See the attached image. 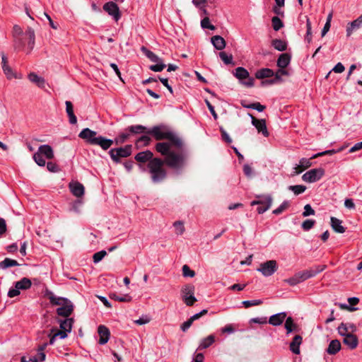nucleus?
Instances as JSON below:
<instances>
[{
    "instance_id": "obj_1",
    "label": "nucleus",
    "mask_w": 362,
    "mask_h": 362,
    "mask_svg": "<svg viewBox=\"0 0 362 362\" xmlns=\"http://www.w3.org/2000/svg\"><path fill=\"white\" fill-rule=\"evenodd\" d=\"M148 134L158 142L155 150L162 156H165L166 163L175 166L181 162V139L166 124H160L148 128Z\"/></svg>"
},
{
    "instance_id": "obj_2",
    "label": "nucleus",
    "mask_w": 362,
    "mask_h": 362,
    "mask_svg": "<svg viewBox=\"0 0 362 362\" xmlns=\"http://www.w3.org/2000/svg\"><path fill=\"white\" fill-rule=\"evenodd\" d=\"M78 137L88 144L99 146L104 151L109 149L114 143L113 140L98 135L97 132L89 128L83 129L78 134Z\"/></svg>"
},
{
    "instance_id": "obj_3",
    "label": "nucleus",
    "mask_w": 362,
    "mask_h": 362,
    "mask_svg": "<svg viewBox=\"0 0 362 362\" xmlns=\"http://www.w3.org/2000/svg\"><path fill=\"white\" fill-rule=\"evenodd\" d=\"M163 159L159 158H153L148 163V168L149 173L151 175V180L153 182L157 183L161 182L166 177V172L163 168L164 164L170 168H177L180 165L181 162L175 166L169 165L165 161V156H163Z\"/></svg>"
},
{
    "instance_id": "obj_4",
    "label": "nucleus",
    "mask_w": 362,
    "mask_h": 362,
    "mask_svg": "<svg viewBox=\"0 0 362 362\" xmlns=\"http://www.w3.org/2000/svg\"><path fill=\"white\" fill-rule=\"evenodd\" d=\"M25 40H28V48L30 52L33 49L35 44V32L33 28H28L24 33V36L13 39L14 49L18 50L23 49L25 46Z\"/></svg>"
},
{
    "instance_id": "obj_5",
    "label": "nucleus",
    "mask_w": 362,
    "mask_h": 362,
    "mask_svg": "<svg viewBox=\"0 0 362 362\" xmlns=\"http://www.w3.org/2000/svg\"><path fill=\"white\" fill-rule=\"evenodd\" d=\"M132 146L129 144L124 147L112 148L109 151L111 159L115 163H119L122 158H127L132 154Z\"/></svg>"
},
{
    "instance_id": "obj_6",
    "label": "nucleus",
    "mask_w": 362,
    "mask_h": 362,
    "mask_svg": "<svg viewBox=\"0 0 362 362\" xmlns=\"http://www.w3.org/2000/svg\"><path fill=\"white\" fill-rule=\"evenodd\" d=\"M257 199L251 202V206L259 205L257 211L258 214H262L267 211L272 206V197L271 195H258Z\"/></svg>"
},
{
    "instance_id": "obj_7",
    "label": "nucleus",
    "mask_w": 362,
    "mask_h": 362,
    "mask_svg": "<svg viewBox=\"0 0 362 362\" xmlns=\"http://www.w3.org/2000/svg\"><path fill=\"white\" fill-rule=\"evenodd\" d=\"M233 75L241 81V83L247 87L254 86V78L250 77L248 71L241 66L236 68L233 71Z\"/></svg>"
},
{
    "instance_id": "obj_8",
    "label": "nucleus",
    "mask_w": 362,
    "mask_h": 362,
    "mask_svg": "<svg viewBox=\"0 0 362 362\" xmlns=\"http://www.w3.org/2000/svg\"><path fill=\"white\" fill-rule=\"evenodd\" d=\"M327 266L325 264L322 265H315L309 269L300 271L296 274L298 276V278L300 282H303L310 278L315 276L317 274L322 272L326 269Z\"/></svg>"
},
{
    "instance_id": "obj_9",
    "label": "nucleus",
    "mask_w": 362,
    "mask_h": 362,
    "mask_svg": "<svg viewBox=\"0 0 362 362\" xmlns=\"http://www.w3.org/2000/svg\"><path fill=\"white\" fill-rule=\"evenodd\" d=\"M278 269V264L276 260H267L259 264L257 272L262 273L264 276L268 277L273 275Z\"/></svg>"
},
{
    "instance_id": "obj_10",
    "label": "nucleus",
    "mask_w": 362,
    "mask_h": 362,
    "mask_svg": "<svg viewBox=\"0 0 362 362\" xmlns=\"http://www.w3.org/2000/svg\"><path fill=\"white\" fill-rule=\"evenodd\" d=\"M325 173L322 168L311 169L303 175L302 180L309 183L315 182L324 176Z\"/></svg>"
},
{
    "instance_id": "obj_11",
    "label": "nucleus",
    "mask_w": 362,
    "mask_h": 362,
    "mask_svg": "<svg viewBox=\"0 0 362 362\" xmlns=\"http://www.w3.org/2000/svg\"><path fill=\"white\" fill-rule=\"evenodd\" d=\"M103 9L110 16H112L114 20L117 22L121 18V13L117 4L113 1H109L103 5Z\"/></svg>"
},
{
    "instance_id": "obj_12",
    "label": "nucleus",
    "mask_w": 362,
    "mask_h": 362,
    "mask_svg": "<svg viewBox=\"0 0 362 362\" xmlns=\"http://www.w3.org/2000/svg\"><path fill=\"white\" fill-rule=\"evenodd\" d=\"M249 116L252 119V124L257 129L259 133H262L265 137L269 136V132L267 128L266 120L264 119H257L252 114L249 113Z\"/></svg>"
},
{
    "instance_id": "obj_13",
    "label": "nucleus",
    "mask_w": 362,
    "mask_h": 362,
    "mask_svg": "<svg viewBox=\"0 0 362 362\" xmlns=\"http://www.w3.org/2000/svg\"><path fill=\"white\" fill-rule=\"evenodd\" d=\"M74 310V305L69 300L66 303L57 309V313L59 316L68 317Z\"/></svg>"
},
{
    "instance_id": "obj_14",
    "label": "nucleus",
    "mask_w": 362,
    "mask_h": 362,
    "mask_svg": "<svg viewBox=\"0 0 362 362\" xmlns=\"http://www.w3.org/2000/svg\"><path fill=\"white\" fill-rule=\"evenodd\" d=\"M194 286L191 285H187L185 288L186 295L189 294V296H186L183 299L185 304L188 306H192L197 301V298L194 296Z\"/></svg>"
},
{
    "instance_id": "obj_15",
    "label": "nucleus",
    "mask_w": 362,
    "mask_h": 362,
    "mask_svg": "<svg viewBox=\"0 0 362 362\" xmlns=\"http://www.w3.org/2000/svg\"><path fill=\"white\" fill-rule=\"evenodd\" d=\"M281 74H284V76H288V71L285 69H279L274 75V78H270V79H266L264 81H262V86L266 85H272L274 83H276L278 82H280L282 81V78L280 76Z\"/></svg>"
},
{
    "instance_id": "obj_16",
    "label": "nucleus",
    "mask_w": 362,
    "mask_h": 362,
    "mask_svg": "<svg viewBox=\"0 0 362 362\" xmlns=\"http://www.w3.org/2000/svg\"><path fill=\"white\" fill-rule=\"evenodd\" d=\"M69 189L71 192L76 197H81L84 194V187L78 182H70Z\"/></svg>"
},
{
    "instance_id": "obj_17",
    "label": "nucleus",
    "mask_w": 362,
    "mask_h": 362,
    "mask_svg": "<svg viewBox=\"0 0 362 362\" xmlns=\"http://www.w3.org/2000/svg\"><path fill=\"white\" fill-rule=\"evenodd\" d=\"M362 27V14L356 20L349 23L346 27V36L349 37L353 31Z\"/></svg>"
},
{
    "instance_id": "obj_18",
    "label": "nucleus",
    "mask_w": 362,
    "mask_h": 362,
    "mask_svg": "<svg viewBox=\"0 0 362 362\" xmlns=\"http://www.w3.org/2000/svg\"><path fill=\"white\" fill-rule=\"evenodd\" d=\"M98 332L100 335L98 343L102 345L106 344L108 341L110 335V332L107 327L105 325H100L98 328Z\"/></svg>"
},
{
    "instance_id": "obj_19",
    "label": "nucleus",
    "mask_w": 362,
    "mask_h": 362,
    "mask_svg": "<svg viewBox=\"0 0 362 362\" xmlns=\"http://www.w3.org/2000/svg\"><path fill=\"white\" fill-rule=\"evenodd\" d=\"M286 317V313H285V312L279 313L272 315L268 320V323H269L270 325H272L273 326H279V325H281L284 322Z\"/></svg>"
},
{
    "instance_id": "obj_20",
    "label": "nucleus",
    "mask_w": 362,
    "mask_h": 362,
    "mask_svg": "<svg viewBox=\"0 0 362 362\" xmlns=\"http://www.w3.org/2000/svg\"><path fill=\"white\" fill-rule=\"evenodd\" d=\"M291 57L288 53L281 54L277 59L276 65L279 69H284L291 62Z\"/></svg>"
},
{
    "instance_id": "obj_21",
    "label": "nucleus",
    "mask_w": 362,
    "mask_h": 362,
    "mask_svg": "<svg viewBox=\"0 0 362 362\" xmlns=\"http://www.w3.org/2000/svg\"><path fill=\"white\" fill-rule=\"evenodd\" d=\"M127 131L130 133V136L133 135H138L140 134H147L148 128L141 124H136L129 126L127 128Z\"/></svg>"
},
{
    "instance_id": "obj_22",
    "label": "nucleus",
    "mask_w": 362,
    "mask_h": 362,
    "mask_svg": "<svg viewBox=\"0 0 362 362\" xmlns=\"http://www.w3.org/2000/svg\"><path fill=\"white\" fill-rule=\"evenodd\" d=\"M46 296H47V298L49 300V302L52 305L62 306L63 304L66 303V302L69 300V299L66 298L56 296L52 291H47Z\"/></svg>"
},
{
    "instance_id": "obj_23",
    "label": "nucleus",
    "mask_w": 362,
    "mask_h": 362,
    "mask_svg": "<svg viewBox=\"0 0 362 362\" xmlns=\"http://www.w3.org/2000/svg\"><path fill=\"white\" fill-rule=\"evenodd\" d=\"M343 343L350 349H354L358 346V339L356 335L351 334L349 335H346L345 337H344Z\"/></svg>"
},
{
    "instance_id": "obj_24",
    "label": "nucleus",
    "mask_w": 362,
    "mask_h": 362,
    "mask_svg": "<svg viewBox=\"0 0 362 362\" xmlns=\"http://www.w3.org/2000/svg\"><path fill=\"white\" fill-rule=\"evenodd\" d=\"M37 152L40 153L41 156H44L47 159H52L54 158L53 149L48 144L40 146Z\"/></svg>"
},
{
    "instance_id": "obj_25",
    "label": "nucleus",
    "mask_w": 362,
    "mask_h": 362,
    "mask_svg": "<svg viewBox=\"0 0 362 362\" xmlns=\"http://www.w3.org/2000/svg\"><path fill=\"white\" fill-rule=\"evenodd\" d=\"M303 338L300 335H296L290 343V350L295 354H300V346L302 344Z\"/></svg>"
},
{
    "instance_id": "obj_26",
    "label": "nucleus",
    "mask_w": 362,
    "mask_h": 362,
    "mask_svg": "<svg viewBox=\"0 0 362 362\" xmlns=\"http://www.w3.org/2000/svg\"><path fill=\"white\" fill-rule=\"evenodd\" d=\"M66 112L69 117V122L71 124H75L77 122V118L74 112V106L71 101H66Z\"/></svg>"
},
{
    "instance_id": "obj_27",
    "label": "nucleus",
    "mask_w": 362,
    "mask_h": 362,
    "mask_svg": "<svg viewBox=\"0 0 362 362\" xmlns=\"http://www.w3.org/2000/svg\"><path fill=\"white\" fill-rule=\"evenodd\" d=\"M274 72L272 69L269 68H262L257 71L255 73V77L257 79H264L267 78H272L274 75Z\"/></svg>"
},
{
    "instance_id": "obj_28",
    "label": "nucleus",
    "mask_w": 362,
    "mask_h": 362,
    "mask_svg": "<svg viewBox=\"0 0 362 362\" xmlns=\"http://www.w3.org/2000/svg\"><path fill=\"white\" fill-rule=\"evenodd\" d=\"M153 154L150 151H145L138 153L135 156V160L138 162L145 163L153 159Z\"/></svg>"
},
{
    "instance_id": "obj_29",
    "label": "nucleus",
    "mask_w": 362,
    "mask_h": 362,
    "mask_svg": "<svg viewBox=\"0 0 362 362\" xmlns=\"http://www.w3.org/2000/svg\"><path fill=\"white\" fill-rule=\"evenodd\" d=\"M28 79L35 83L39 88H44L45 87V80L44 78L39 76L35 73L32 72L28 75Z\"/></svg>"
},
{
    "instance_id": "obj_30",
    "label": "nucleus",
    "mask_w": 362,
    "mask_h": 362,
    "mask_svg": "<svg viewBox=\"0 0 362 362\" xmlns=\"http://www.w3.org/2000/svg\"><path fill=\"white\" fill-rule=\"evenodd\" d=\"M341 349V343L337 339L332 340L327 349V352L330 355H335Z\"/></svg>"
},
{
    "instance_id": "obj_31",
    "label": "nucleus",
    "mask_w": 362,
    "mask_h": 362,
    "mask_svg": "<svg viewBox=\"0 0 362 362\" xmlns=\"http://www.w3.org/2000/svg\"><path fill=\"white\" fill-rule=\"evenodd\" d=\"M61 329L69 333L71 332L72 326L74 323L73 318H66L64 320H60L58 321Z\"/></svg>"
},
{
    "instance_id": "obj_32",
    "label": "nucleus",
    "mask_w": 362,
    "mask_h": 362,
    "mask_svg": "<svg viewBox=\"0 0 362 362\" xmlns=\"http://www.w3.org/2000/svg\"><path fill=\"white\" fill-rule=\"evenodd\" d=\"M342 221L337 218L331 217V226L332 229L339 233H344L346 231V228L341 226Z\"/></svg>"
},
{
    "instance_id": "obj_33",
    "label": "nucleus",
    "mask_w": 362,
    "mask_h": 362,
    "mask_svg": "<svg viewBox=\"0 0 362 362\" xmlns=\"http://www.w3.org/2000/svg\"><path fill=\"white\" fill-rule=\"evenodd\" d=\"M211 43L216 49L222 50L226 47V41L220 35H214L211 39Z\"/></svg>"
},
{
    "instance_id": "obj_34",
    "label": "nucleus",
    "mask_w": 362,
    "mask_h": 362,
    "mask_svg": "<svg viewBox=\"0 0 362 362\" xmlns=\"http://www.w3.org/2000/svg\"><path fill=\"white\" fill-rule=\"evenodd\" d=\"M150 134H144L139 137L136 141H135V146L137 148L141 147V146H148L151 141V137L149 136Z\"/></svg>"
},
{
    "instance_id": "obj_35",
    "label": "nucleus",
    "mask_w": 362,
    "mask_h": 362,
    "mask_svg": "<svg viewBox=\"0 0 362 362\" xmlns=\"http://www.w3.org/2000/svg\"><path fill=\"white\" fill-rule=\"evenodd\" d=\"M32 285L31 281L26 277L21 279L15 283V287L20 290H26L30 288Z\"/></svg>"
},
{
    "instance_id": "obj_36",
    "label": "nucleus",
    "mask_w": 362,
    "mask_h": 362,
    "mask_svg": "<svg viewBox=\"0 0 362 362\" xmlns=\"http://www.w3.org/2000/svg\"><path fill=\"white\" fill-rule=\"evenodd\" d=\"M141 50L151 62L157 63L162 61L158 55L148 49L146 47H141Z\"/></svg>"
},
{
    "instance_id": "obj_37",
    "label": "nucleus",
    "mask_w": 362,
    "mask_h": 362,
    "mask_svg": "<svg viewBox=\"0 0 362 362\" xmlns=\"http://www.w3.org/2000/svg\"><path fill=\"white\" fill-rule=\"evenodd\" d=\"M272 45L278 51H285L287 49V43L281 39H274L272 41Z\"/></svg>"
},
{
    "instance_id": "obj_38",
    "label": "nucleus",
    "mask_w": 362,
    "mask_h": 362,
    "mask_svg": "<svg viewBox=\"0 0 362 362\" xmlns=\"http://www.w3.org/2000/svg\"><path fill=\"white\" fill-rule=\"evenodd\" d=\"M285 320L286 322L284 324V327L286 330V334H288L296 329L297 325L294 323L293 320L291 317H288L287 318L286 317Z\"/></svg>"
},
{
    "instance_id": "obj_39",
    "label": "nucleus",
    "mask_w": 362,
    "mask_h": 362,
    "mask_svg": "<svg viewBox=\"0 0 362 362\" xmlns=\"http://www.w3.org/2000/svg\"><path fill=\"white\" fill-rule=\"evenodd\" d=\"M18 262L10 258H5L3 261L0 262V269H5L8 267L18 266Z\"/></svg>"
},
{
    "instance_id": "obj_40",
    "label": "nucleus",
    "mask_w": 362,
    "mask_h": 362,
    "mask_svg": "<svg viewBox=\"0 0 362 362\" xmlns=\"http://www.w3.org/2000/svg\"><path fill=\"white\" fill-rule=\"evenodd\" d=\"M311 158L310 159L303 158L299 161V165H298V168H301L299 170L296 171L297 174L301 173L304 170L308 168L311 166L312 163L310 162Z\"/></svg>"
},
{
    "instance_id": "obj_41",
    "label": "nucleus",
    "mask_w": 362,
    "mask_h": 362,
    "mask_svg": "<svg viewBox=\"0 0 362 362\" xmlns=\"http://www.w3.org/2000/svg\"><path fill=\"white\" fill-rule=\"evenodd\" d=\"M214 337L209 335L207 337L203 339L199 346V349H203L209 347L214 342Z\"/></svg>"
},
{
    "instance_id": "obj_42",
    "label": "nucleus",
    "mask_w": 362,
    "mask_h": 362,
    "mask_svg": "<svg viewBox=\"0 0 362 362\" xmlns=\"http://www.w3.org/2000/svg\"><path fill=\"white\" fill-rule=\"evenodd\" d=\"M130 137V133L127 131L126 128L124 131L120 133L117 137L115 138L116 144H120L125 142Z\"/></svg>"
},
{
    "instance_id": "obj_43",
    "label": "nucleus",
    "mask_w": 362,
    "mask_h": 362,
    "mask_svg": "<svg viewBox=\"0 0 362 362\" xmlns=\"http://www.w3.org/2000/svg\"><path fill=\"white\" fill-rule=\"evenodd\" d=\"M110 297L111 299H114L119 302H129L132 300V297L128 294H125L120 296L117 295L116 293H111L110 295Z\"/></svg>"
},
{
    "instance_id": "obj_44",
    "label": "nucleus",
    "mask_w": 362,
    "mask_h": 362,
    "mask_svg": "<svg viewBox=\"0 0 362 362\" xmlns=\"http://www.w3.org/2000/svg\"><path fill=\"white\" fill-rule=\"evenodd\" d=\"M272 23L273 29L275 31L279 30L281 28L284 27V23L282 21L278 16H274L272 18Z\"/></svg>"
},
{
    "instance_id": "obj_45",
    "label": "nucleus",
    "mask_w": 362,
    "mask_h": 362,
    "mask_svg": "<svg viewBox=\"0 0 362 362\" xmlns=\"http://www.w3.org/2000/svg\"><path fill=\"white\" fill-rule=\"evenodd\" d=\"M288 189L292 191L296 195H298L305 191L306 187L301 185H291L288 187Z\"/></svg>"
},
{
    "instance_id": "obj_46",
    "label": "nucleus",
    "mask_w": 362,
    "mask_h": 362,
    "mask_svg": "<svg viewBox=\"0 0 362 362\" xmlns=\"http://www.w3.org/2000/svg\"><path fill=\"white\" fill-rule=\"evenodd\" d=\"M201 26L204 29H209L211 30H214L216 29V27L211 24L209 18L208 16H205L201 21Z\"/></svg>"
},
{
    "instance_id": "obj_47",
    "label": "nucleus",
    "mask_w": 362,
    "mask_h": 362,
    "mask_svg": "<svg viewBox=\"0 0 362 362\" xmlns=\"http://www.w3.org/2000/svg\"><path fill=\"white\" fill-rule=\"evenodd\" d=\"M341 150H342V148H339L337 150L331 149V150H327V151H322V152H320V153H317L313 155L311 157V159H314V158H316L317 157L325 156V155H333V154H334L336 153L340 152Z\"/></svg>"
},
{
    "instance_id": "obj_48",
    "label": "nucleus",
    "mask_w": 362,
    "mask_h": 362,
    "mask_svg": "<svg viewBox=\"0 0 362 362\" xmlns=\"http://www.w3.org/2000/svg\"><path fill=\"white\" fill-rule=\"evenodd\" d=\"M341 150H342V148H339L337 150L331 149V150H327V151H322V152H320V153H317L313 155L311 157V159H314V158H316L317 157L325 156V155H333V154H334L336 153L340 152Z\"/></svg>"
},
{
    "instance_id": "obj_49",
    "label": "nucleus",
    "mask_w": 362,
    "mask_h": 362,
    "mask_svg": "<svg viewBox=\"0 0 362 362\" xmlns=\"http://www.w3.org/2000/svg\"><path fill=\"white\" fill-rule=\"evenodd\" d=\"M315 223H316L315 221L313 220V219H306L305 221H304L302 223L301 227H302L303 230L308 231L312 228H313V226H315Z\"/></svg>"
},
{
    "instance_id": "obj_50",
    "label": "nucleus",
    "mask_w": 362,
    "mask_h": 362,
    "mask_svg": "<svg viewBox=\"0 0 362 362\" xmlns=\"http://www.w3.org/2000/svg\"><path fill=\"white\" fill-rule=\"evenodd\" d=\"M219 57L226 64H233V56L232 54H227L225 52H219Z\"/></svg>"
},
{
    "instance_id": "obj_51",
    "label": "nucleus",
    "mask_w": 362,
    "mask_h": 362,
    "mask_svg": "<svg viewBox=\"0 0 362 362\" xmlns=\"http://www.w3.org/2000/svg\"><path fill=\"white\" fill-rule=\"evenodd\" d=\"M195 276V272L192 270L187 264L182 266V276L192 278Z\"/></svg>"
},
{
    "instance_id": "obj_52",
    "label": "nucleus",
    "mask_w": 362,
    "mask_h": 362,
    "mask_svg": "<svg viewBox=\"0 0 362 362\" xmlns=\"http://www.w3.org/2000/svg\"><path fill=\"white\" fill-rule=\"evenodd\" d=\"M165 64L163 62V60L160 62H157L156 64L151 65L149 66V69L155 71V72H159L163 71L165 68Z\"/></svg>"
},
{
    "instance_id": "obj_53",
    "label": "nucleus",
    "mask_w": 362,
    "mask_h": 362,
    "mask_svg": "<svg viewBox=\"0 0 362 362\" xmlns=\"http://www.w3.org/2000/svg\"><path fill=\"white\" fill-rule=\"evenodd\" d=\"M33 160L39 166L44 167L46 165L45 160L40 153L36 152L33 154Z\"/></svg>"
},
{
    "instance_id": "obj_54",
    "label": "nucleus",
    "mask_w": 362,
    "mask_h": 362,
    "mask_svg": "<svg viewBox=\"0 0 362 362\" xmlns=\"http://www.w3.org/2000/svg\"><path fill=\"white\" fill-rule=\"evenodd\" d=\"M107 255L105 250H100L99 252H95L93 256V259L94 263H98L100 262Z\"/></svg>"
},
{
    "instance_id": "obj_55",
    "label": "nucleus",
    "mask_w": 362,
    "mask_h": 362,
    "mask_svg": "<svg viewBox=\"0 0 362 362\" xmlns=\"http://www.w3.org/2000/svg\"><path fill=\"white\" fill-rule=\"evenodd\" d=\"M349 328L348 325L344 322H341L338 327V332L341 336L345 337L346 335H349L351 333H348Z\"/></svg>"
},
{
    "instance_id": "obj_56",
    "label": "nucleus",
    "mask_w": 362,
    "mask_h": 362,
    "mask_svg": "<svg viewBox=\"0 0 362 362\" xmlns=\"http://www.w3.org/2000/svg\"><path fill=\"white\" fill-rule=\"evenodd\" d=\"M2 69L8 79L16 78L13 69L8 65L2 66Z\"/></svg>"
},
{
    "instance_id": "obj_57",
    "label": "nucleus",
    "mask_w": 362,
    "mask_h": 362,
    "mask_svg": "<svg viewBox=\"0 0 362 362\" xmlns=\"http://www.w3.org/2000/svg\"><path fill=\"white\" fill-rule=\"evenodd\" d=\"M262 300H244L242 303L245 308H248L251 306L259 305L262 304Z\"/></svg>"
},
{
    "instance_id": "obj_58",
    "label": "nucleus",
    "mask_w": 362,
    "mask_h": 362,
    "mask_svg": "<svg viewBox=\"0 0 362 362\" xmlns=\"http://www.w3.org/2000/svg\"><path fill=\"white\" fill-rule=\"evenodd\" d=\"M288 206L289 202L288 201H284L278 208L273 211V214L275 215H279L281 214L286 209H287Z\"/></svg>"
},
{
    "instance_id": "obj_59",
    "label": "nucleus",
    "mask_w": 362,
    "mask_h": 362,
    "mask_svg": "<svg viewBox=\"0 0 362 362\" xmlns=\"http://www.w3.org/2000/svg\"><path fill=\"white\" fill-rule=\"evenodd\" d=\"M284 282L287 283L290 286H296L298 284L300 283V281L298 278V274L296 273L295 275L291 278L286 279L284 280Z\"/></svg>"
},
{
    "instance_id": "obj_60",
    "label": "nucleus",
    "mask_w": 362,
    "mask_h": 362,
    "mask_svg": "<svg viewBox=\"0 0 362 362\" xmlns=\"http://www.w3.org/2000/svg\"><path fill=\"white\" fill-rule=\"evenodd\" d=\"M266 106L260 104L258 102L249 104L248 109L256 110L258 112H262L265 110Z\"/></svg>"
},
{
    "instance_id": "obj_61",
    "label": "nucleus",
    "mask_w": 362,
    "mask_h": 362,
    "mask_svg": "<svg viewBox=\"0 0 362 362\" xmlns=\"http://www.w3.org/2000/svg\"><path fill=\"white\" fill-rule=\"evenodd\" d=\"M315 210L310 204H308L304 206V211L303 212L302 215L303 217H306L310 215H315Z\"/></svg>"
},
{
    "instance_id": "obj_62",
    "label": "nucleus",
    "mask_w": 362,
    "mask_h": 362,
    "mask_svg": "<svg viewBox=\"0 0 362 362\" xmlns=\"http://www.w3.org/2000/svg\"><path fill=\"white\" fill-rule=\"evenodd\" d=\"M221 134V138L227 144L232 143V139L228 134V133L226 132V130L223 129V127H220L219 128Z\"/></svg>"
},
{
    "instance_id": "obj_63",
    "label": "nucleus",
    "mask_w": 362,
    "mask_h": 362,
    "mask_svg": "<svg viewBox=\"0 0 362 362\" xmlns=\"http://www.w3.org/2000/svg\"><path fill=\"white\" fill-rule=\"evenodd\" d=\"M23 30L21 29V28L18 25H15L13 28V39H15L16 37L17 38L18 37H21L23 35Z\"/></svg>"
},
{
    "instance_id": "obj_64",
    "label": "nucleus",
    "mask_w": 362,
    "mask_h": 362,
    "mask_svg": "<svg viewBox=\"0 0 362 362\" xmlns=\"http://www.w3.org/2000/svg\"><path fill=\"white\" fill-rule=\"evenodd\" d=\"M47 168L52 173H57L60 170L59 166L53 162H48L47 163Z\"/></svg>"
}]
</instances>
